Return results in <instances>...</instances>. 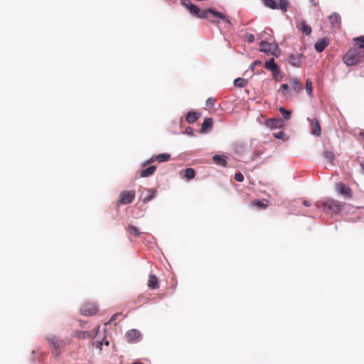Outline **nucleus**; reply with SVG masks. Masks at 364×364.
Segmentation results:
<instances>
[{
	"mask_svg": "<svg viewBox=\"0 0 364 364\" xmlns=\"http://www.w3.org/2000/svg\"><path fill=\"white\" fill-rule=\"evenodd\" d=\"M279 67L275 63L274 59L272 58L269 60L266 61L265 63V68L272 72L277 71V69Z\"/></svg>",
	"mask_w": 364,
	"mask_h": 364,
	"instance_id": "a878e982",
	"label": "nucleus"
},
{
	"mask_svg": "<svg viewBox=\"0 0 364 364\" xmlns=\"http://www.w3.org/2000/svg\"><path fill=\"white\" fill-rule=\"evenodd\" d=\"M323 208L331 210L333 213H338L341 210L343 204L338 201L333 199H327L322 204Z\"/></svg>",
	"mask_w": 364,
	"mask_h": 364,
	"instance_id": "423d86ee",
	"label": "nucleus"
},
{
	"mask_svg": "<svg viewBox=\"0 0 364 364\" xmlns=\"http://www.w3.org/2000/svg\"><path fill=\"white\" fill-rule=\"evenodd\" d=\"M156 169V166H151L146 168H144L140 171V177H141V178L149 177V176H151L152 174H154Z\"/></svg>",
	"mask_w": 364,
	"mask_h": 364,
	"instance_id": "6ab92c4d",
	"label": "nucleus"
},
{
	"mask_svg": "<svg viewBox=\"0 0 364 364\" xmlns=\"http://www.w3.org/2000/svg\"><path fill=\"white\" fill-rule=\"evenodd\" d=\"M306 90L308 95H311L312 93V82L309 79L306 80Z\"/></svg>",
	"mask_w": 364,
	"mask_h": 364,
	"instance_id": "4c0bfd02",
	"label": "nucleus"
},
{
	"mask_svg": "<svg viewBox=\"0 0 364 364\" xmlns=\"http://www.w3.org/2000/svg\"><path fill=\"white\" fill-rule=\"evenodd\" d=\"M200 18H206L214 23H218L219 21L217 19L220 18L227 23H230L229 18L225 15L212 9L203 10L200 16Z\"/></svg>",
	"mask_w": 364,
	"mask_h": 364,
	"instance_id": "f257e3e1",
	"label": "nucleus"
},
{
	"mask_svg": "<svg viewBox=\"0 0 364 364\" xmlns=\"http://www.w3.org/2000/svg\"><path fill=\"white\" fill-rule=\"evenodd\" d=\"M304 58L302 53H291L288 57V63L294 67L300 68Z\"/></svg>",
	"mask_w": 364,
	"mask_h": 364,
	"instance_id": "0eeeda50",
	"label": "nucleus"
},
{
	"mask_svg": "<svg viewBox=\"0 0 364 364\" xmlns=\"http://www.w3.org/2000/svg\"><path fill=\"white\" fill-rule=\"evenodd\" d=\"M190 6L188 8V10L189 11V12L193 15V16H195L198 18H200V16L201 14V13L203 12V10H201L200 9H199L197 6L194 5V4H190L189 5Z\"/></svg>",
	"mask_w": 364,
	"mask_h": 364,
	"instance_id": "5701e85b",
	"label": "nucleus"
},
{
	"mask_svg": "<svg viewBox=\"0 0 364 364\" xmlns=\"http://www.w3.org/2000/svg\"><path fill=\"white\" fill-rule=\"evenodd\" d=\"M133 364H144V363L139 362V361H136V362H134Z\"/></svg>",
	"mask_w": 364,
	"mask_h": 364,
	"instance_id": "864d4df0",
	"label": "nucleus"
},
{
	"mask_svg": "<svg viewBox=\"0 0 364 364\" xmlns=\"http://www.w3.org/2000/svg\"><path fill=\"white\" fill-rule=\"evenodd\" d=\"M118 316H119V314H114V315H113V316L111 317V318H110V320H109V322H112V321H115V320L117 319V317Z\"/></svg>",
	"mask_w": 364,
	"mask_h": 364,
	"instance_id": "c03bdc74",
	"label": "nucleus"
},
{
	"mask_svg": "<svg viewBox=\"0 0 364 364\" xmlns=\"http://www.w3.org/2000/svg\"><path fill=\"white\" fill-rule=\"evenodd\" d=\"M257 64H261V62L259 60L255 61L254 65H257Z\"/></svg>",
	"mask_w": 364,
	"mask_h": 364,
	"instance_id": "09e8293b",
	"label": "nucleus"
},
{
	"mask_svg": "<svg viewBox=\"0 0 364 364\" xmlns=\"http://www.w3.org/2000/svg\"><path fill=\"white\" fill-rule=\"evenodd\" d=\"M48 341L52 348V354L55 358H58L60 355L67 344L65 340L60 339L56 336L48 338Z\"/></svg>",
	"mask_w": 364,
	"mask_h": 364,
	"instance_id": "f03ea898",
	"label": "nucleus"
},
{
	"mask_svg": "<svg viewBox=\"0 0 364 364\" xmlns=\"http://www.w3.org/2000/svg\"><path fill=\"white\" fill-rule=\"evenodd\" d=\"M303 205H305V206H309V203H308L307 200H304L303 201Z\"/></svg>",
	"mask_w": 364,
	"mask_h": 364,
	"instance_id": "de8ad7c7",
	"label": "nucleus"
},
{
	"mask_svg": "<svg viewBox=\"0 0 364 364\" xmlns=\"http://www.w3.org/2000/svg\"><path fill=\"white\" fill-rule=\"evenodd\" d=\"M274 136L277 139H284L285 134L283 132H279L274 134Z\"/></svg>",
	"mask_w": 364,
	"mask_h": 364,
	"instance_id": "a19ab883",
	"label": "nucleus"
},
{
	"mask_svg": "<svg viewBox=\"0 0 364 364\" xmlns=\"http://www.w3.org/2000/svg\"><path fill=\"white\" fill-rule=\"evenodd\" d=\"M234 178L238 182H242L244 181V176L241 173H235Z\"/></svg>",
	"mask_w": 364,
	"mask_h": 364,
	"instance_id": "58836bf2",
	"label": "nucleus"
},
{
	"mask_svg": "<svg viewBox=\"0 0 364 364\" xmlns=\"http://www.w3.org/2000/svg\"><path fill=\"white\" fill-rule=\"evenodd\" d=\"M360 136L363 137V139H364V132H360Z\"/></svg>",
	"mask_w": 364,
	"mask_h": 364,
	"instance_id": "8fccbe9b",
	"label": "nucleus"
},
{
	"mask_svg": "<svg viewBox=\"0 0 364 364\" xmlns=\"http://www.w3.org/2000/svg\"><path fill=\"white\" fill-rule=\"evenodd\" d=\"M353 41L355 42V46L359 48H364V36L355 38Z\"/></svg>",
	"mask_w": 364,
	"mask_h": 364,
	"instance_id": "2f4dec72",
	"label": "nucleus"
},
{
	"mask_svg": "<svg viewBox=\"0 0 364 364\" xmlns=\"http://www.w3.org/2000/svg\"><path fill=\"white\" fill-rule=\"evenodd\" d=\"M254 36L253 35H250V38H249V41L250 42H252L254 41Z\"/></svg>",
	"mask_w": 364,
	"mask_h": 364,
	"instance_id": "49530a36",
	"label": "nucleus"
},
{
	"mask_svg": "<svg viewBox=\"0 0 364 364\" xmlns=\"http://www.w3.org/2000/svg\"><path fill=\"white\" fill-rule=\"evenodd\" d=\"M215 102V99H214V98H213V97H209V98L206 100V105H207L208 107H213V106L214 105Z\"/></svg>",
	"mask_w": 364,
	"mask_h": 364,
	"instance_id": "ea45409f",
	"label": "nucleus"
},
{
	"mask_svg": "<svg viewBox=\"0 0 364 364\" xmlns=\"http://www.w3.org/2000/svg\"><path fill=\"white\" fill-rule=\"evenodd\" d=\"M279 112L282 113L284 119H289L291 117V112L285 109L284 107L279 108Z\"/></svg>",
	"mask_w": 364,
	"mask_h": 364,
	"instance_id": "f704fd0d",
	"label": "nucleus"
},
{
	"mask_svg": "<svg viewBox=\"0 0 364 364\" xmlns=\"http://www.w3.org/2000/svg\"><path fill=\"white\" fill-rule=\"evenodd\" d=\"M126 336L129 342L136 343L141 340V334L139 331L132 329L127 333Z\"/></svg>",
	"mask_w": 364,
	"mask_h": 364,
	"instance_id": "9b49d317",
	"label": "nucleus"
},
{
	"mask_svg": "<svg viewBox=\"0 0 364 364\" xmlns=\"http://www.w3.org/2000/svg\"><path fill=\"white\" fill-rule=\"evenodd\" d=\"M329 44V40L327 38L319 39L314 45L315 50L321 53Z\"/></svg>",
	"mask_w": 364,
	"mask_h": 364,
	"instance_id": "4468645a",
	"label": "nucleus"
},
{
	"mask_svg": "<svg viewBox=\"0 0 364 364\" xmlns=\"http://www.w3.org/2000/svg\"><path fill=\"white\" fill-rule=\"evenodd\" d=\"M297 27L306 35H309L311 33V28L305 21L300 22Z\"/></svg>",
	"mask_w": 364,
	"mask_h": 364,
	"instance_id": "bb28decb",
	"label": "nucleus"
},
{
	"mask_svg": "<svg viewBox=\"0 0 364 364\" xmlns=\"http://www.w3.org/2000/svg\"><path fill=\"white\" fill-rule=\"evenodd\" d=\"M282 124V120L277 119H269L267 121V126L271 129L280 127Z\"/></svg>",
	"mask_w": 364,
	"mask_h": 364,
	"instance_id": "412c9836",
	"label": "nucleus"
},
{
	"mask_svg": "<svg viewBox=\"0 0 364 364\" xmlns=\"http://www.w3.org/2000/svg\"><path fill=\"white\" fill-rule=\"evenodd\" d=\"M213 126L212 118H205L202 124L201 132H207Z\"/></svg>",
	"mask_w": 364,
	"mask_h": 364,
	"instance_id": "b1692460",
	"label": "nucleus"
},
{
	"mask_svg": "<svg viewBox=\"0 0 364 364\" xmlns=\"http://www.w3.org/2000/svg\"><path fill=\"white\" fill-rule=\"evenodd\" d=\"M247 80L241 77H238L234 80V85L237 87H245L247 86Z\"/></svg>",
	"mask_w": 364,
	"mask_h": 364,
	"instance_id": "c85d7f7f",
	"label": "nucleus"
},
{
	"mask_svg": "<svg viewBox=\"0 0 364 364\" xmlns=\"http://www.w3.org/2000/svg\"><path fill=\"white\" fill-rule=\"evenodd\" d=\"M134 191H123L120 193L119 199L117 200V205H126L131 203L135 198Z\"/></svg>",
	"mask_w": 364,
	"mask_h": 364,
	"instance_id": "39448f33",
	"label": "nucleus"
},
{
	"mask_svg": "<svg viewBox=\"0 0 364 364\" xmlns=\"http://www.w3.org/2000/svg\"><path fill=\"white\" fill-rule=\"evenodd\" d=\"M277 46L275 44L268 43L267 41H261L259 43V50L267 54H275Z\"/></svg>",
	"mask_w": 364,
	"mask_h": 364,
	"instance_id": "6e6552de",
	"label": "nucleus"
},
{
	"mask_svg": "<svg viewBox=\"0 0 364 364\" xmlns=\"http://www.w3.org/2000/svg\"><path fill=\"white\" fill-rule=\"evenodd\" d=\"M228 157L223 155H215L213 157V161L220 166H226Z\"/></svg>",
	"mask_w": 364,
	"mask_h": 364,
	"instance_id": "aec40b11",
	"label": "nucleus"
},
{
	"mask_svg": "<svg viewBox=\"0 0 364 364\" xmlns=\"http://www.w3.org/2000/svg\"><path fill=\"white\" fill-rule=\"evenodd\" d=\"M264 4L266 6L271 9H277V4L274 0H264Z\"/></svg>",
	"mask_w": 364,
	"mask_h": 364,
	"instance_id": "72a5a7b5",
	"label": "nucleus"
},
{
	"mask_svg": "<svg viewBox=\"0 0 364 364\" xmlns=\"http://www.w3.org/2000/svg\"><path fill=\"white\" fill-rule=\"evenodd\" d=\"M364 59V50H357L356 49L349 50L344 56L343 60L348 65H355Z\"/></svg>",
	"mask_w": 364,
	"mask_h": 364,
	"instance_id": "7ed1b4c3",
	"label": "nucleus"
},
{
	"mask_svg": "<svg viewBox=\"0 0 364 364\" xmlns=\"http://www.w3.org/2000/svg\"><path fill=\"white\" fill-rule=\"evenodd\" d=\"M102 342H97L96 347L99 348L100 350H102Z\"/></svg>",
	"mask_w": 364,
	"mask_h": 364,
	"instance_id": "a18cd8bd",
	"label": "nucleus"
},
{
	"mask_svg": "<svg viewBox=\"0 0 364 364\" xmlns=\"http://www.w3.org/2000/svg\"><path fill=\"white\" fill-rule=\"evenodd\" d=\"M360 166H361L363 171H364V161L361 163Z\"/></svg>",
	"mask_w": 364,
	"mask_h": 364,
	"instance_id": "603ef678",
	"label": "nucleus"
},
{
	"mask_svg": "<svg viewBox=\"0 0 364 364\" xmlns=\"http://www.w3.org/2000/svg\"><path fill=\"white\" fill-rule=\"evenodd\" d=\"M280 89L282 90L283 93H286L289 90V85L287 84H282Z\"/></svg>",
	"mask_w": 364,
	"mask_h": 364,
	"instance_id": "37998d69",
	"label": "nucleus"
},
{
	"mask_svg": "<svg viewBox=\"0 0 364 364\" xmlns=\"http://www.w3.org/2000/svg\"><path fill=\"white\" fill-rule=\"evenodd\" d=\"M170 158L171 155L169 154H160L155 157H151L149 160L144 162L143 166L145 167L146 165L154 162L155 160L158 161L159 162L167 161L170 159Z\"/></svg>",
	"mask_w": 364,
	"mask_h": 364,
	"instance_id": "f8f14e48",
	"label": "nucleus"
},
{
	"mask_svg": "<svg viewBox=\"0 0 364 364\" xmlns=\"http://www.w3.org/2000/svg\"><path fill=\"white\" fill-rule=\"evenodd\" d=\"M336 189L339 194L343 196L346 198H351L353 197L351 189L343 183H337L336 185Z\"/></svg>",
	"mask_w": 364,
	"mask_h": 364,
	"instance_id": "9d476101",
	"label": "nucleus"
},
{
	"mask_svg": "<svg viewBox=\"0 0 364 364\" xmlns=\"http://www.w3.org/2000/svg\"><path fill=\"white\" fill-rule=\"evenodd\" d=\"M323 156L324 159L326 160H327L328 161H329L330 163H333V161L335 159L334 154L331 151H324Z\"/></svg>",
	"mask_w": 364,
	"mask_h": 364,
	"instance_id": "c756f323",
	"label": "nucleus"
},
{
	"mask_svg": "<svg viewBox=\"0 0 364 364\" xmlns=\"http://www.w3.org/2000/svg\"><path fill=\"white\" fill-rule=\"evenodd\" d=\"M156 191L151 188H145L144 189V193H146L145 196L142 198L143 203H147L152 200L156 194Z\"/></svg>",
	"mask_w": 364,
	"mask_h": 364,
	"instance_id": "dca6fc26",
	"label": "nucleus"
},
{
	"mask_svg": "<svg viewBox=\"0 0 364 364\" xmlns=\"http://www.w3.org/2000/svg\"><path fill=\"white\" fill-rule=\"evenodd\" d=\"M199 113L196 112H189L186 117V120L188 123H193L199 118Z\"/></svg>",
	"mask_w": 364,
	"mask_h": 364,
	"instance_id": "cd10ccee",
	"label": "nucleus"
},
{
	"mask_svg": "<svg viewBox=\"0 0 364 364\" xmlns=\"http://www.w3.org/2000/svg\"><path fill=\"white\" fill-rule=\"evenodd\" d=\"M127 230L131 235H134V237H139L141 234L138 228L132 225H129L128 226Z\"/></svg>",
	"mask_w": 364,
	"mask_h": 364,
	"instance_id": "7c9ffc66",
	"label": "nucleus"
},
{
	"mask_svg": "<svg viewBox=\"0 0 364 364\" xmlns=\"http://www.w3.org/2000/svg\"><path fill=\"white\" fill-rule=\"evenodd\" d=\"M98 310L99 308L96 303L87 301L82 304L80 308V313L84 316H91L95 315Z\"/></svg>",
	"mask_w": 364,
	"mask_h": 364,
	"instance_id": "20e7f679",
	"label": "nucleus"
},
{
	"mask_svg": "<svg viewBox=\"0 0 364 364\" xmlns=\"http://www.w3.org/2000/svg\"><path fill=\"white\" fill-rule=\"evenodd\" d=\"M290 82H291V85L295 92H299L302 90L303 85L299 79H297V78L291 79L290 80Z\"/></svg>",
	"mask_w": 364,
	"mask_h": 364,
	"instance_id": "393cba45",
	"label": "nucleus"
},
{
	"mask_svg": "<svg viewBox=\"0 0 364 364\" xmlns=\"http://www.w3.org/2000/svg\"><path fill=\"white\" fill-rule=\"evenodd\" d=\"M190 6L188 8V10L189 11V12L193 15V16H195L198 18H200V16L201 14V13L203 12V10H201L200 9H199L197 6L194 5V4H190L189 5Z\"/></svg>",
	"mask_w": 364,
	"mask_h": 364,
	"instance_id": "4be33fe9",
	"label": "nucleus"
},
{
	"mask_svg": "<svg viewBox=\"0 0 364 364\" xmlns=\"http://www.w3.org/2000/svg\"><path fill=\"white\" fill-rule=\"evenodd\" d=\"M181 5H183L186 9H188V8L190 6V4H192L190 0H181Z\"/></svg>",
	"mask_w": 364,
	"mask_h": 364,
	"instance_id": "79ce46f5",
	"label": "nucleus"
},
{
	"mask_svg": "<svg viewBox=\"0 0 364 364\" xmlns=\"http://www.w3.org/2000/svg\"><path fill=\"white\" fill-rule=\"evenodd\" d=\"M99 326L95 328L93 331H76L75 332V336L79 339H87L96 336L99 331Z\"/></svg>",
	"mask_w": 364,
	"mask_h": 364,
	"instance_id": "1a4fd4ad",
	"label": "nucleus"
},
{
	"mask_svg": "<svg viewBox=\"0 0 364 364\" xmlns=\"http://www.w3.org/2000/svg\"><path fill=\"white\" fill-rule=\"evenodd\" d=\"M311 133L315 136H320L321 133V128L320 126V123L316 118L312 119L311 120Z\"/></svg>",
	"mask_w": 364,
	"mask_h": 364,
	"instance_id": "ddd939ff",
	"label": "nucleus"
},
{
	"mask_svg": "<svg viewBox=\"0 0 364 364\" xmlns=\"http://www.w3.org/2000/svg\"><path fill=\"white\" fill-rule=\"evenodd\" d=\"M288 1L287 0H279V9L283 11L286 12L288 8Z\"/></svg>",
	"mask_w": 364,
	"mask_h": 364,
	"instance_id": "c9c22d12",
	"label": "nucleus"
},
{
	"mask_svg": "<svg viewBox=\"0 0 364 364\" xmlns=\"http://www.w3.org/2000/svg\"><path fill=\"white\" fill-rule=\"evenodd\" d=\"M103 342L105 343V344L106 346H109V341H105V339H103Z\"/></svg>",
	"mask_w": 364,
	"mask_h": 364,
	"instance_id": "3c124183",
	"label": "nucleus"
},
{
	"mask_svg": "<svg viewBox=\"0 0 364 364\" xmlns=\"http://www.w3.org/2000/svg\"><path fill=\"white\" fill-rule=\"evenodd\" d=\"M147 286L151 289H157L159 287V279L155 274H150Z\"/></svg>",
	"mask_w": 364,
	"mask_h": 364,
	"instance_id": "2eb2a0df",
	"label": "nucleus"
},
{
	"mask_svg": "<svg viewBox=\"0 0 364 364\" xmlns=\"http://www.w3.org/2000/svg\"><path fill=\"white\" fill-rule=\"evenodd\" d=\"M272 76L273 78L277 81H279L282 78V74L280 71L279 68L277 69V71H273L272 72Z\"/></svg>",
	"mask_w": 364,
	"mask_h": 364,
	"instance_id": "e433bc0d",
	"label": "nucleus"
},
{
	"mask_svg": "<svg viewBox=\"0 0 364 364\" xmlns=\"http://www.w3.org/2000/svg\"><path fill=\"white\" fill-rule=\"evenodd\" d=\"M331 24L334 27H340L341 23V18L338 14L333 13L328 16Z\"/></svg>",
	"mask_w": 364,
	"mask_h": 364,
	"instance_id": "a211bd4d",
	"label": "nucleus"
},
{
	"mask_svg": "<svg viewBox=\"0 0 364 364\" xmlns=\"http://www.w3.org/2000/svg\"><path fill=\"white\" fill-rule=\"evenodd\" d=\"M180 175L183 178H186L187 180H191L195 177L196 171L192 168H188L181 171Z\"/></svg>",
	"mask_w": 364,
	"mask_h": 364,
	"instance_id": "f3484780",
	"label": "nucleus"
},
{
	"mask_svg": "<svg viewBox=\"0 0 364 364\" xmlns=\"http://www.w3.org/2000/svg\"><path fill=\"white\" fill-rule=\"evenodd\" d=\"M251 204L252 206H255L261 209H264L267 207V204L262 200H255L251 202Z\"/></svg>",
	"mask_w": 364,
	"mask_h": 364,
	"instance_id": "473e14b6",
	"label": "nucleus"
}]
</instances>
